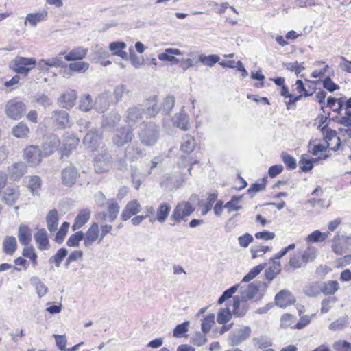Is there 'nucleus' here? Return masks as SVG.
<instances>
[{"instance_id":"nucleus-1","label":"nucleus","mask_w":351,"mask_h":351,"mask_svg":"<svg viewBox=\"0 0 351 351\" xmlns=\"http://www.w3.org/2000/svg\"><path fill=\"white\" fill-rule=\"evenodd\" d=\"M159 136L158 126L152 122L143 123L139 132V138L145 146L154 145Z\"/></svg>"},{"instance_id":"nucleus-2","label":"nucleus","mask_w":351,"mask_h":351,"mask_svg":"<svg viewBox=\"0 0 351 351\" xmlns=\"http://www.w3.org/2000/svg\"><path fill=\"white\" fill-rule=\"evenodd\" d=\"M36 65V58L18 56L10 61L9 67L17 73L27 75Z\"/></svg>"},{"instance_id":"nucleus-3","label":"nucleus","mask_w":351,"mask_h":351,"mask_svg":"<svg viewBox=\"0 0 351 351\" xmlns=\"http://www.w3.org/2000/svg\"><path fill=\"white\" fill-rule=\"evenodd\" d=\"M25 110V104L16 98L9 100L5 106V113L6 116L13 120L21 119Z\"/></svg>"},{"instance_id":"nucleus-4","label":"nucleus","mask_w":351,"mask_h":351,"mask_svg":"<svg viewBox=\"0 0 351 351\" xmlns=\"http://www.w3.org/2000/svg\"><path fill=\"white\" fill-rule=\"evenodd\" d=\"M44 156V153L42 152L38 146L29 145L23 151V159L29 167L39 165Z\"/></svg>"},{"instance_id":"nucleus-5","label":"nucleus","mask_w":351,"mask_h":351,"mask_svg":"<svg viewBox=\"0 0 351 351\" xmlns=\"http://www.w3.org/2000/svg\"><path fill=\"white\" fill-rule=\"evenodd\" d=\"M194 211V208L189 202L182 201L177 204L171 216V219L177 223L186 221V217H189Z\"/></svg>"},{"instance_id":"nucleus-6","label":"nucleus","mask_w":351,"mask_h":351,"mask_svg":"<svg viewBox=\"0 0 351 351\" xmlns=\"http://www.w3.org/2000/svg\"><path fill=\"white\" fill-rule=\"evenodd\" d=\"M134 136L133 129L131 128L130 126H124L117 129L114 132L112 141L116 146L122 147L130 143Z\"/></svg>"},{"instance_id":"nucleus-7","label":"nucleus","mask_w":351,"mask_h":351,"mask_svg":"<svg viewBox=\"0 0 351 351\" xmlns=\"http://www.w3.org/2000/svg\"><path fill=\"white\" fill-rule=\"evenodd\" d=\"M112 165V158L108 153L98 154L94 160V167L96 173H103L110 170Z\"/></svg>"},{"instance_id":"nucleus-8","label":"nucleus","mask_w":351,"mask_h":351,"mask_svg":"<svg viewBox=\"0 0 351 351\" xmlns=\"http://www.w3.org/2000/svg\"><path fill=\"white\" fill-rule=\"evenodd\" d=\"M250 333L251 329L249 326H242L230 333L228 343L232 346H237L247 339Z\"/></svg>"},{"instance_id":"nucleus-9","label":"nucleus","mask_w":351,"mask_h":351,"mask_svg":"<svg viewBox=\"0 0 351 351\" xmlns=\"http://www.w3.org/2000/svg\"><path fill=\"white\" fill-rule=\"evenodd\" d=\"M101 138V133L97 129H92L84 136L83 143L92 149H96L99 146Z\"/></svg>"},{"instance_id":"nucleus-10","label":"nucleus","mask_w":351,"mask_h":351,"mask_svg":"<svg viewBox=\"0 0 351 351\" xmlns=\"http://www.w3.org/2000/svg\"><path fill=\"white\" fill-rule=\"evenodd\" d=\"M60 141L58 136L52 134L49 136L43 144V152L45 156L52 154L60 146Z\"/></svg>"},{"instance_id":"nucleus-11","label":"nucleus","mask_w":351,"mask_h":351,"mask_svg":"<svg viewBox=\"0 0 351 351\" xmlns=\"http://www.w3.org/2000/svg\"><path fill=\"white\" fill-rule=\"evenodd\" d=\"M143 110L137 106L128 108L124 115V121L130 126L141 120L143 117Z\"/></svg>"},{"instance_id":"nucleus-12","label":"nucleus","mask_w":351,"mask_h":351,"mask_svg":"<svg viewBox=\"0 0 351 351\" xmlns=\"http://www.w3.org/2000/svg\"><path fill=\"white\" fill-rule=\"evenodd\" d=\"M27 166L24 162H16L8 167V171L11 178L19 180L27 172Z\"/></svg>"},{"instance_id":"nucleus-13","label":"nucleus","mask_w":351,"mask_h":351,"mask_svg":"<svg viewBox=\"0 0 351 351\" xmlns=\"http://www.w3.org/2000/svg\"><path fill=\"white\" fill-rule=\"evenodd\" d=\"M141 209V206L138 200L134 199L130 201L123 210L121 217L123 221H126L132 216L138 213Z\"/></svg>"},{"instance_id":"nucleus-14","label":"nucleus","mask_w":351,"mask_h":351,"mask_svg":"<svg viewBox=\"0 0 351 351\" xmlns=\"http://www.w3.org/2000/svg\"><path fill=\"white\" fill-rule=\"evenodd\" d=\"M78 176L76 168L73 166H69L64 169L62 171V183L65 186H71L75 184Z\"/></svg>"},{"instance_id":"nucleus-15","label":"nucleus","mask_w":351,"mask_h":351,"mask_svg":"<svg viewBox=\"0 0 351 351\" xmlns=\"http://www.w3.org/2000/svg\"><path fill=\"white\" fill-rule=\"evenodd\" d=\"M99 225L97 223H93L88 230L84 234V244L86 247H90L94 242L99 239Z\"/></svg>"},{"instance_id":"nucleus-16","label":"nucleus","mask_w":351,"mask_h":351,"mask_svg":"<svg viewBox=\"0 0 351 351\" xmlns=\"http://www.w3.org/2000/svg\"><path fill=\"white\" fill-rule=\"evenodd\" d=\"M171 208V206L169 204H168L167 202L161 203L156 210V218L154 219L152 217H150L149 221L154 222L155 221H158V222H160L161 223H164L167 220V219L169 215Z\"/></svg>"},{"instance_id":"nucleus-17","label":"nucleus","mask_w":351,"mask_h":351,"mask_svg":"<svg viewBox=\"0 0 351 351\" xmlns=\"http://www.w3.org/2000/svg\"><path fill=\"white\" fill-rule=\"evenodd\" d=\"M34 237L40 250H46L49 248L48 234L45 228L38 229Z\"/></svg>"},{"instance_id":"nucleus-18","label":"nucleus","mask_w":351,"mask_h":351,"mask_svg":"<svg viewBox=\"0 0 351 351\" xmlns=\"http://www.w3.org/2000/svg\"><path fill=\"white\" fill-rule=\"evenodd\" d=\"M77 97V94L75 90H70L62 94L58 101L62 107L69 109L74 106Z\"/></svg>"},{"instance_id":"nucleus-19","label":"nucleus","mask_w":351,"mask_h":351,"mask_svg":"<svg viewBox=\"0 0 351 351\" xmlns=\"http://www.w3.org/2000/svg\"><path fill=\"white\" fill-rule=\"evenodd\" d=\"M53 119L58 128H66L69 125V114L64 110H55L52 112Z\"/></svg>"},{"instance_id":"nucleus-20","label":"nucleus","mask_w":351,"mask_h":351,"mask_svg":"<svg viewBox=\"0 0 351 351\" xmlns=\"http://www.w3.org/2000/svg\"><path fill=\"white\" fill-rule=\"evenodd\" d=\"M79 141V138L73 134H67L65 136L63 147L62 149V155L68 156L73 149L76 148Z\"/></svg>"},{"instance_id":"nucleus-21","label":"nucleus","mask_w":351,"mask_h":351,"mask_svg":"<svg viewBox=\"0 0 351 351\" xmlns=\"http://www.w3.org/2000/svg\"><path fill=\"white\" fill-rule=\"evenodd\" d=\"M276 304L280 307H287L295 302L293 296L288 291H280L275 297Z\"/></svg>"},{"instance_id":"nucleus-22","label":"nucleus","mask_w":351,"mask_h":351,"mask_svg":"<svg viewBox=\"0 0 351 351\" xmlns=\"http://www.w3.org/2000/svg\"><path fill=\"white\" fill-rule=\"evenodd\" d=\"M19 195L17 187H8L2 194V200L7 204L12 205L18 199Z\"/></svg>"},{"instance_id":"nucleus-23","label":"nucleus","mask_w":351,"mask_h":351,"mask_svg":"<svg viewBox=\"0 0 351 351\" xmlns=\"http://www.w3.org/2000/svg\"><path fill=\"white\" fill-rule=\"evenodd\" d=\"M259 289V285L255 282L250 283L247 288L241 287V300L247 302L252 299L257 293Z\"/></svg>"},{"instance_id":"nucleus-24","label":"nucleus","mask_w":351,"mask_h":351,"mask_svg":"<svg viewBox=\"0 0 351 351\" xmlns=\"http://www.w3.org/2000/svg\"><path fill=\"white\" fill-rule=\"evenodd\" d=\"M110 94L104 93L99 95L95 99V108L100 113L104 112L109 107L110 105Z\"/></svg>"},{"instance_id":"nucleus-25","label":"nucleus","mask_w":351,"mask_h":351,"mask_svg":"<svg viewBox=\"0 0 351 351\" xmlns=\"http://www.w3.org/2000/svg\"><path fill=\"white\" fill-rule=\"evenodd\" d=\"M88 49L82 47H78L73 49L69 53L66 54L64 58L66 61L81 60L84 58L87 54Z\"/></svg>"},{"instance_id":"nucleus-26","label":"nucleus","mask_w":351,"mask_h":351,"mask_svg":"<svg viewBox=\"0 0 351 351\" xmlns=\"http://www.w3.org/2000/svg\"><path fill=\"white\" fill-rule=\"evenodd\" d=\"M144 155L143 149L136 145L128 146L125 149V158L127 157L132 162L138 160Z\"/></svg>"},{"instance_id":"nucleus-27","label":"nucleus","mask_w":351,"mask_h":351,"mask_svg":"<svg viewBox=\"0 0 351 351\" xmlns=\"http://www.w3.org/2000/svg\"><path fill=\"white\" fill-rule=\"evenodd\" d=\"M18 238L20 243L27 247L32 241L30 228L26 225H21L19 228Z\"/></svg>"},{"instance_id":"nucleus-28","label":"nucleus","mask_w":351,"mask_h":351,"mask_svg":"<svg viewBox=\"0 0 351 351\" xmlns=\"http://www.w3.org/2000/svg\"><path fill=\"white\" fill-rule=\"evenodd\" d=\"M47 16V12L43 10L36 13L28 14L25 17V25L29 23L31 26L35 27L39 22L44 21Z\"/></svg>"},{"instance_id":"nucleus-29","label":"nucleus","mask_w":351,"mask_h":351,"mask_svg":"<svg viewBox=\"0 0 351 351\" xmlns=\"http://www.w3.org/2000/svg\"><path fill=\"white\" fill-rule=\"evenodd\" d=\"M58 221V211L55 209L50 210L46 217L47 227L49 232H55L57 230Z\"/></svg>"},{"instance_id":"nucleus-30","label":"nucleus","mask_w":351,"mask_h":351,"mask_svg":"<svg viewBox=\"0 0 351 351\" xmlns=\"http://www.w3.org/2000/svg\"><path fill=\"white\" fill-rule=\"evenodd\" d=\"M29 128L27 124L20 122L12 128V134L19 138H26L29 134Z\"/></svg>"},{"instance_id":"nucleus-31","label":"nucleus","mask_w":351,"mask_h":351,"mask_svg":"<svg viewBox=\"0 0 351 351\" xmlns=\"http://www.w3.org/2000/svg\"><path fill=\"white\" fill-rule=\"evenodd\" d=\"M90 217V210L86 209L82 210L75 219V221L73 224V229L75 230L80 228L88 221Z\"/></svg>"},{"instance_id":"nucleus-32","label":"nucleus","mask_w":351,"mask_h":351,"mask_svg":"<svg viewBox=\"0 0 351 351\" xmlns=\"http://www.w3.org/2000/svg\"><path fill=\"white\" fill-rule=\"evenodd\" d=\"M304 293L308 297H317L322 293V282L315 281L304 288Z\"/></svg>"},{"instance_id":"nucleus-33","label":"nucleus","mask_w":351,"mask_h":351,"mask_svg":"<svg viewBox=\"0 0 351 351\" xmlns=\"http://www.w3.org/2000/svg\"><path fill=\"white\" fill-rule=\"evenodd\" d=\"M16 238L13 236H7L2 244L3 251L6 254L12 255L16 251Z\"/></svg>"},{"instance_id":"nucleus-34","label":"nucleus","mask_w":351,"mask_h":351,"mask_svg":"<svg viewBox=\"0 0 351 351\" xmlns=\"http://www.w3.org/2000/svg\"><path fill=\"white\" fill-rule=\"evenodd\" d=\"M195 138L190 136L186 135L182 138V141L180 145V150L185 154H191L195 148Z\"/></svg>"},{"instance_id":"nucleus-35","label":"nucleus","mask_w":351,"mask_h":351,"mask_svg":"<svg viewBox=\"0 0 351 351\" xmlns=\"http://www.w3.org/2000/svg\"><path fill=\"white\" fill-rule=\"evenodd\" d=\"M41 185L42 180L38 176H31L27 178V186L33 195L38 193Z\"/></svg>"},{"instance_id":"nucleus-36","label":"nucleus","mask_w":351,"mask_h":351,"mask_svg":"<svg viewBox=\"0 0 351 351\" xmlns=\"http://www.w3.org/2000/svg\"><path fill=\"white\" fill-rule=\"evenodd\" d=\"M126 47V44L124 42H112L109 45L110 51L114 52V54L118 56L123 59H126L128 54L126 51L122 50Z\"/></svg>"},{"instance_id":"nucleus-37","label":"nucleus","mask_w":351,"mask_h":351,"mask_svg":"<svg viewBox=\"0 0 351 351\" xmlns=\"http://www.w3.org/2000/svg\"><path fill=\"white\" fill-rule=\"evenodd\" d=\"M339 289V285L336 280L322 282V293L324 295H334Z\"/></svg>"},{"instance_id":"nucleus-38","label":"nucleus","mask_w":351,"mask_h":351,"mask_svg":"<svg viewBox=\"0 0 351 351\" xmlns=\"http://www.w3.org/2000/svg\"><path fill=\"white\" fill-rule=\"evenodd\" d=\"M329 236V232H322L317 230L313 231L306 238V241L308 243L314 242H322L325 241Z\"/></svg>"},{"instance_id":"nucleus-39","label":"nucleus","mask_w":351,"mask_h":351,"mask_svg":"<svg viewBox=\"0 0 351 351\" xmlns=\"http://www.w3.org/2000/svg\"><path fill=\"white\" fill-rule=\"evenodd\" d=\"M174 125L184 131L189 130V118L184 113H180L176 115Z\"/></svg>"},{"instance_id":"nucleus-40","label":"nucleus","mask_w":351,"mask_h":351,"mask_svg":"<svg viewBox=\"0 0 351 351\" xmlns=\"http://www.w3.org/2000/svg\"><path fill=\"white\" fill-rule=\"evenodd\" d=\"M30 283L35 287L39 298L44 296L47 292V287L37 276H32L30 278Z\"/></svg>"},{"instance_id":"nucleus-41","label":"nucleus","mask_w":351,"mask_h":351,"mask_svg":"<svg viewBox=\"0 0 351 351\" xmlns=\"http://www.w3.org/2000/svg\"><path fill=\"white\" fill-rule=\"evenodd\" d=\"M243 195L232 196L231 200L226 202L224 205V208L228 210V213L233 211H238L242 208V206L239 204V202L242 199Z\"/></svg>"},{"instance_id":"nucleus-42","label":"nucleus","mask_w":351,"mask_h":351,"mask_svg":"<svg viewBox=\"0 0 351 351\" xmlns=\"http://www.w3.org/2000/svg\"><path fill=\"white\" fill-rule=\"evenodd\" d=\"M65 52H61L58 56L52 57L49 59L45 60L48 66L56 68H63L66 66L65 62L62 60V56L64 55Z\"/></svg>"},{"instance_id":"nucleus-43","label":"nucleus","mask_w":351,"mask_h":351,"mask_svg":"<svg viewBox=\"0 0 351 351\" xmlns=\"http://www.w3.org/2000/svg\"><path fill=\"white\" fill-rule=\"evenodd\" d=\"M220 60L219 56L215 54L206 56L204 54H200L199 56V61L203 64L212 67Z\"/></svg>"},{"instance_id":"nucleus-44","label":"nucleus","mask_w":351,"mask_h":351,"mask_svg":"<svg viewBox=\"0 0 351 351\" xmlns=\"http://www.w3.org/2000/svg\"><path fill=\"white\" fill-rule=\"evenodd\" d=\"M231 318V311L229 307H226L219 309L217 316V322L220 324H225L228 322Z\"/></svg>"},{"instance_id":"nucleus-45","label":"nucleus","mask_w":351,"mask_h":351,"mask_svg":"<svg viewBox=\"0 0 351 351\" xmlns=\"http://www.w3.org/2000/svg\"><path fill=\"white\" fill-rule=\"evenodd\" d=\"M93 107L92 97L89 94L82 96L80 101V109L84 112L90 111Z\"/></svg>"},{"instance_id":"nucleus-46","label":"nucleus","mask_w":351,"mask_h":351,"mask_svg":"<svg viewBox=\"0 0 351 351\" xmlns=\"http://www.w3.org/2000/svg\"><path fill=\"white\" fill-rule=\"evenodd\" d=\"M120 207L117 202L112 199L108 207V220L110 222H112L117 217L118 213H119Z\"/></svg>"},{"instance_id":"nucleus-47","label":"nucleus","mask_w":351,"mask_h":351,"mask_svg":"<svg viewBox=\"0 0 351 351\" xmlns=\"http://www.w3.org/2000/svg\"><path fill=\"white\" fill-rule=\"evenodd\" d=\"M120 121L121 116L118 113L114 112L105 118L102 123V126L114 128L120 122Z\"/></svg>"},{"instance_id":"nucleus-48","label":"nucleus","mask_w":351,"mask_h":351,"mask_svg":"<svg viewBox=\"0 0 351 351\" xmlns=\"http://www.w3.org/2000/svg\"><path fill=\"white\" fill-rule=\"evenodd\" d=\"M68 250L66 248H60L58 250L56 254L51 256L49 261V263H55L57 267H60L63 259L67 256Z\"/></svg>"},{"instance_id":"nucleus-49","label":"nucleus","mask_w":351,"mask_h":351,"mask_svg":"<svg viewBox=\"0 0 351 351\" xmlns=\"http://www.w3.org/2000/svg\"><path fill=\"white\" fill-rule=\"evenodd\" d=\"M327 106L330 108L333 112L340 113L343 107L342 99H336L335 97H328Z\"/></svg>"},{"instance_id":"nucleus-50","label":"nucleus","mask_w":351,"mask_h":351,"mask_svg":"<svg viewBox=\"0 0 351 351\" xmlns=\"http://www.w3.org/2000/svg\"><path fill=\"white\" fill-rule=\"evenodd\" d=\"M69 68L71 71L74 72L84 73L88 69L89 64L86 62H75L70 63L69 64Z\"/></svg>"},{"instance_id":"nucleus-51","label":"nucleus","mask_w":351,"mask_h":351,"mask_svg":"<svg viewBox=\"0 0 351 351\" xmlns=\"http://www.w3.org/2000/svg\"><path fill=\"white\" fill-rule=\"evenodd\" d=\"M295 86V90L299 93V95H302V97L310 96L313 94V87L310 90H306V87L301 80H298L296 81Z\"/></svg>"},{"instance_id":"nucleus-52","label":"nucleus","mask_w":351,"mask_h":351,"mask_svg":"<svg viewBox=\"0 0 351 351\" xmlns=\"http://www.w3.org/2000/svg\"><path fill=\"white\" fill-rule=\"evenodd\" d=\"M317 252L318 250L316 247L308 246L302 255L306 263L314 261L317 257Z\"/></svg>"},{"instance_id":"nucleus-53","label":"nucleus","mask_w":351,"mask_h":351,"mask_svg":"<svg viewBox=\"0 0 351 351\" xmlns=\"http://www.w3.org/2000/svg\"><path fill=\"white\" fill-rule=\"evenodd\" d=\"M215 315L213 313L208 315L202 322V330L206 334L208 333L215 323Z\"/></svg>"},{"instance_id":"nucleus-54","label":"nucleus","mask_w":351,"mask_h":351,"mask_svg":"<svg viewBox=\"0 0 351 351\" xmlns=\"http://www.w3.org/2000/svg\"><path fill=\"white\" fill-rule=\"evenodd\" d=\"M156 97L154 96L147 100V113L150 117H154L158 112V108L156 107Z\"/></svg>"},{"instance_id":"nucleus-55","label":"nucleus","mask_w":351,"mask_h":351,"mask_svg":"<svg viewBox=\"0 0 351 351\" xmlns=\"http://www.w3.org/2000/svg\"><path fill=\"white\" fill-rule=\"evenodd\" d=\"M189 322L186 321L181 324H178L173 330V337L176 338L182 337L189 330Z\"/></svg>"},{"instance_id":"nucleus-56","label":"nucleus","mask_w":351,"mask_h":351,"mask_svg":"<svg viewBox=\"0 0 351 351\" xmlns=\"http://www.w3.org/2000/svg\"><path fill=\"white\" fill-rule=\"evenodd\" d=\"M23 256L29 258L32 263L33 267L37 265V255L32 246H27L23 250Z\"/></svg>"},{"instance_id":"nucleus-57","label":"nucleus","mask_w":351,"mask_h":351,"mask_svg":"<svg viewBox=\"0 0 351 351\" xmlns=\"http://www.w3.org/2000/svg\"><path fill=\"white\" fill-rule=\"evenodd\" d=\"M348 320V317L347 316L340 317L330 324L329 329L332 330H341L347 325Z\"/></svg>"},{"instance_id":"nucleus-58","label":"nucleus","mask_w":351,"mask_h":351,"mask_svg":"<svg viewBox=\"0 0 351 351\" xmlns=\"http://www.w3.org/2000/svg\"><path fill=\"white\" fill-rule=\"evenodd\" d=\"M70 224L68 222H64L60 229L58 230L56 236V241L58 243H62L64 241V239L68 232Z\"/></svg>"},{"instance_id":"nucleus-59","label":"nucleus","mask_w":351,"mask_h":351,"mask_svg":"<svg viewBox=\"0 0 351 351\" xmlns=\"http://www.w3.org/2000/svg\"><path fill=\"white\" fill-rule=\"evenodd\" d=\"M264 269V265H258L254 267H253L247 275H245L242 282H250L252 279H254L256 276H258L261 271Z\"/></svg>"},{"instance_id":"nucleus-60","label":"nucleus","mask_w":351,"mask_h":351,"mask_svg":"<svg viewBox=\"0 0 351 351\" xmlns=\"http://www.w3.org/2000/svg\"><path fill=\"white\" fill-rule=\"evenodd\" d=\"M175 105V98L172 96L167 97L162 103V110L164 114H168Z\"/></svg>"},{"instance_id":"nucleus-61","label":"nucleus","mask_w":351,"mask_h":351,"mask_svg":"<svg viewBox=\"0 0 351 351\" xmlns=\"http://www.w3.org/2000/svg\"><path fill=\"white\" fill-rule=\"evenodd\" d=\"M84 239V233L79 231L72 234L67 241V245L70 247H75L79 245L80 241Z\"/></svg>"},{"instance_id":"nucleus-62","label":"nucleus","mask_w":351,"mask_h":351,"mask_svg":"<svg viewBox=\"0 0 351 351\" xmlns=\"http://www.w3.org/2000/svg\"><path fill=\"white\" fill-rule=\"evenodd\" d=\"M289 265L292 267L298 269L304 267L306 265V263L303 259L302 256H300L299 255H293L290 258Z\"/></svg>"},{"instance_id":"nucleus-63","label":"nucleus","mask_w":351,"mask_h":351,"mask_svg":"<svg viewBox=\"0 0 351 351\" xmlns=\"http://www.w3.org/2000/svg\"><path fill=\"white\" fill-rule=\"evenodd\" d=\"M295 322V317L291 314H285L282 316L280 320V326L282 328L291 327L293 328V324Z\"/></svg>"},{"instance_id":"nucleus-64","label":"nucleus","mask_w":351,"mask_h":351,"mask_svg":"<svg viewBox=\"0 0 351 351\" xmlns=\"http://www.w3.org/2000/svg\"><path fill=\"white\" fill-rule=\"evenodd\" d=\"M336 351H351V344L345 340H338L333 344Z\"/></svg>"}]
</instances>
